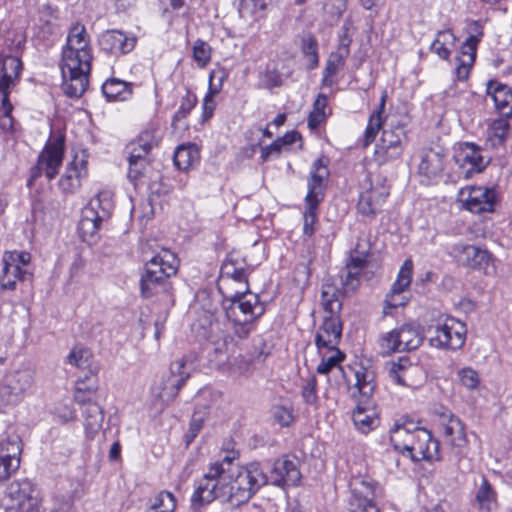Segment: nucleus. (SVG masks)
Wrapping results in <instances>:
<instances>
[{
  "instance_id": "nucleus-24",
  "label": "nucleus",
  "mask_w": 512,
  "mask_h": 512,
  "mask_svg": "<svg viewBox=\"0 0 512 512\" xmlns=\"http://www.w3.org/2000/svg\"><path fill=\"white\" fill-rule=\"evenodd\" d=\"M351 43L352 39L347 33L340 37L337 50L331 52L327 59L326 66L323 71V84L331 85V78L344 68L345 60L350 53Z\"/></svg>"
},
{
  "instance_id": "nucleus-31",
  "label": "nucleus",
  "mask_w": 512,
  "mask_h": 512,
  "mask_svg": "<svg viewBox=\"0 0 512 512\" xmlns=\"http://www.w3.org/2000/svg\"><path fill=\"white\" fill-rule=\"evenodd\" d=\"M100 44L106 51L125 54L135 47L136 38L128 37L119 30H108L101 35Z\"/></svg>"
},
{
  "instance_id": "nucleus-51",
  "label": "nucleus",
  "mask_w": 512,
  "mask_h": 512,
  "mask_svg": "<svg viewBox=\"0 0 512 512\" xmlns=\"http://www.w3.org/2000/svg\"><path fill=\"white\" fill-rule=\"evenodd\" d=\"M193 59L200 67H205L211 60V47L205 41L198 39L193 45Z\"/></svg>"
},
{
  "instance_id": "nucleus-50",
  "label": "nucleus",
  "mask_w": 512,
  "mask_h": 512,
  "mask_svg": "<svg viewBox=\"0 0 512 512\" xmlns=\"http://www.w3.org/2000/svg\"><path fill=\"white\" fill-rule=\"evenodd\" d=\"M197 104V97L194 93H192L190 90H187L186 95L181 99L180 107L176 111V113L173 115L172 118V127L174 129L177 128L178 123L186 118L191 110L196 106Z\"/></svg>"
},
{
  "instance_id": "nucleus-12",
  "label": "nucleus",
  "mask_w": 512,
  "mask_h": 512,
  "mask_svg": "<svg viewBox=\"0 0 512 512\" xmlns=\"http://www.w3.org/2000/svg\"><path fill=\"white\" fill-rule=\"evenodd\" d=\"M34 382V372L27 366L9 370L2 381V403L17 404Z\"/></svg>"
},
{
  "instance_id": "nucleus-10",
  "label": "nucleus",
  "mask_w": 512,
  "mask_h": 512,
  "mask_svg": "<svg viewBox=\"0 0 512 512\" xmlns=\"http://www.w3.org/2000/svg\"><path fill=\"white\" fill-rule=\"evenodd\" d=\"M22 68L19 56L10 55L2 58V131L9 129L13 133L16 130L11 116L13 107L8 100V89L16 84Z\"/></svg>"
},
{
  "instance_id": "nucleus-40",
  "label": "nucleus",
  "mask_w": 512,
  "mask_h": 512,
  "mask_svg": "<svg viewBox=\"0 0 512 512\" xmlns=\"http://www.w3.org/2000/svg\"><path fill=\"white\" fill-rule=\"evenodd\" d=\"M102 92L108 100L125 101L132 94V85L123 80L111 78L102 85Z\"/></svg>"
},
{
  "instance_id": "nucleus-13",
  "label": "nucleus",
  "mask_w": 512,
  "mask_h": 512,
  "mask_svg": "<svg viewBox=\"0 0 512 512\" xmlns=\"http://www.w3.org/2000/svg\"><path fill=\"white\" fill-rule=\"evenodd\" d=\"M198 355L190 352L170 364L171 377L162 389V396L173 400L196 368Z\"/></svg>"
},
{
  "instance_id": "nucleus-53",
  "label": "nucleus",
  "mask_w": 512,
  "mask_h": 512,
  "mask_svg": "<svg viewBox=\"0 0 512 512\" xmlns=\"http://www.w3.org/2000/svg\"><path fill=\"white\" fill-rule=\"evenodd\" d=\"M52 414L60 423H68L75 420L76 414L72 406L65 402H58L55 404Z\"/></svg>"
},
{
  "instance_id": "nucleus-11",
  "label": "nucleus",
  "mask_w": 512,
  "mask_h": 512,
  "mask_svg": "<svg viewBox=\"0 0 512 512\" xmlns=\"http://www.w3.org/2000/svg\"><path fill=\"white\" fill-rule=\"evenodd\" d=\"M64 154V138L62 136L50 140L38 156L37 164L31 169V182L42 174L51 180L56 177L62 164Z\"/></svg>"
},
{
  "instance_id": "nucleus-36",
  "label": "nucleus",
  "mask_w": 512,
  "mask_h": 512,
  "mask_svg": "<svg viewBox=\"0 0 512 512\" xmlns=\"http://www.w3.org/2000/svg\"><path fill=\"white\" fill-rule=\"evenodd\" d=\"M227 77L225 71H212L210 73L209 92L203 101V119L207 120L212 117L216 104L213 99L214 95L219 93L222 87L223 80Z\"/></svg>"
},
{
  "instance_id": "nucleus-28",
  "label": "nucleus",
  "mask_w": 512,
  "mask_h": 512,
  "mask_svg": "<svg viewBox=\"0 0 512 512\" xmlns=\"http://www.w3.org/2000/svg\"><path fill=\"white\" fill-rule=\"evenodd\" d=\"M156 132L153 127L140 132L126 147L127 160L150 158L151 150L158 145Z\"/></svg>"
},
{
  "instance_id": "nucleus-60",
  "label": "nucleus",
  "mask_w": 512,
  "mask_h": 512,
  "mask_svg": "<svg viewBox=\"0 0 512 512\" xmlns=\"http://www.w3.org/2000/svg\"><path fill=\"white\" fill-rule=\"evenodd\" d=\"M302 398L308 405H316L318 401L317 381L315 377L310 378L302 388Z\"/></svg>"
},
{
  "instance_id": "nucleus-49",
  "label": "nucleus",
  "mask_w": 512,
  "mask_h": 512,
  "mask_svg": "<svg viewBox=\"0 0 512 512\" xmlns=\"http://www.w3.org/2000/svg\"><path fill=\"white\" fill-rule=\"evenodd\" d=\"M356 387L362 396L361 400H369V397L373 394L375 385L373 383V373L367 370L356 371Z\"/></svg>"
},
{
  "instance_id": "nucleus-23",
  "label": "nucleus",
  "mask_w": 512,
  "mask_h": 512,
  "mask_svg": "<svg viewBox=\"0 0 512 512\" xmlns=\"http://www.w3.org/2000/svg\"><path fill=\"white\" fill-rule=\"evenodd\" d=\"M351 497L349 507L351 512H379V509L373 502V486L362 480L355 479L350 484Z\"/></svg>"
},
{
  "instance_id": "nucleus-7",
  "label": "nucleus",
  "mask_w": 512,
  "mask_h": 512,
  "mask_svg": "<svg viewBox=\"0 0 512 512\" xmlns=\"http://www.w3.org/2000/svg\"><path fill=\"white\" fill-rule=\"evenodd\" d=\"M466 335L465 323L450 316H441L426 330L430 345L443 350L460 349L466 341Z\"/></svg>"
},
{
  "instance_id": "nucleus-32",
  "label": "nucleus",
  "mask_w": 512,
  "mask_h": 512,
  "mask_svg": "<svg viewBox=\"0 0 512 512\" xmlns=\"http://www.w3.org/2000/svg\"><path fill=\"white\" fill-rule=\"evenodd\" d=\"M113 209L114 203L112 193L109 191H102L93 197L82 211H89L93 217L107 222L112 215Z\"/></svg>"
},
{
  "instance_id": "nucleus-30",
  "label": "nucleus",
  "mask_w": 512,
  "mask_h": 512,
  "mask_svg": "<svg viewBox=\"0 0 512 512\" xmlns=\"http://www.w3.org/2000/svg\"><path fill=\"white\" fill-rule=\"evenodd\" d=\"M442 427L446 441L450 444L454 453L461 456L468 442L463 423L459 418L450 416L446 422L442 423Z\"/></svg>"
},
{
  "instance_id": "nucleus-19",
  "label": "nucleus",
  "mask_w": 512,
  "mask_h": 512,
  "mask_svg": "<svg viewBox=\"0 0 512 512\" xmlns=\"http://www.w3.org/2000/svg\"><path fill=\"white\" fill-rule=\"evenodd\" d=\"M266 477L267 483L270 480L271 485L284 488L285 486L299 485L302 475L298 468V462L284 456L273 463L270 477L267 475Z\"/></svg>"
},
{
  "instance_id": "nucleus-55",
  "label": "nucleus",
  "mask_w": 512,
  "mask_h": 512,
  "mask_svg": "<svg viewBox=\"0 0 512 512\" xmlns=\"http://www.w3.org/2000/svg\"><path fill=\"white\" fill-rule=\"evenodd\" d=\"M458 377L461 384L468 389H475L480 383L479 374L470 367H465L459 370Z\"/></svg>"
},
{
  "instance_id": "nucleus-8",
  "label": "nucleus",
  "mask_w": 512,
  "mask_h": 512,
  "mask_svg": "<svg viewBox=\"0 0 512 512\" xmlns=\"http://www.w3.org/2000/svg\"><path fill=\"white\" fill-rule=\"evenodd\" d=\"M423 335L418 327L410 323L402 324L380 335L378 344L383 355L412 351L421 346Z\"/></svg>"
},
{
  "instance_id": "nucleus-42",
  "label": "nucleus",
  "mask_w": 512,
  "mask_h": 512,
  "mask_svg": "<svg viewBox=\"0 0 512 512\" xmlns=\"http://www.w3.org/2000/svg\"><path fill=\"white\" fill-rule=\"evenodd\" d=\"M495 506V493L488 480L483 478L482 483L476 492L474 507L477 508L480 512H491Z\"/></svg>"
},
{
  "instance_id": "nucleus-37",
  "label": "nucleus",
  "mask_w": 512,
  "mask_h": 512,
  "mask_svg": "<svg viewBox=\"0 0 512 512\" xmlns=\"http://www.w3.org/2000/svg\"><path fill=\"white\" fill-rule=\"evenodd\" d=\"M84 427L88 437L93 438L102 427L104 415L101 407L95 402L83 404Z\"/></svg>"
},
{
  "instance_id": "nucleus-41",
  "label": "nucleus",
  "mask_w": 512,
  "mask_h": 512,
  "mask_svg": "<svg viewBox=\"0 0 512 512\" xmlns=\"http://www.w3.org/2000/svg\"><path fill=\"white\" fill-rule=\"evenodd\" d=\"M85 172V162L81 161V168L75 161L71 162L59 181L61 190L65 193H74L81 186L82 172Z\"/></svg>"
},
{
  "instance_id": "nucleus-29",
  "label": "nucleus",
  "mask_w": 512,
  "mask_h": 512,
  "mask_svg": "<svg viewBox=\"0 0 512 512\" xmlns=\"http://www.w3.org/2000/svg\"><path fill=\"white\" fill-rule=\"evenodd\" d=\"M495 105L497 112L506 118L512 116V89L500 82L490 80L486 88Z\"/></svg>"
},
{
  "instance_id": "nucleus-64",
  "label": "nucleus",
  "mask_w": 512,
  "mask_h": 512,
  "mask_svg": "<svg viewBox=\"0 0 512 512\" xmlns=\"http://www.w3.org/2000/svg\"><path fill=\"white\" fill-rule=\"evenodd\" d=\"M73 500L70 496H57L54 499L52 512H71Z\"/></svg>"
},
{
  "instance_id": "nucleus-33",
  "label": "nucleus",
  "mask_w": 512,
  "mask_h": 512,
  "mask_svg": "<svg viewBox=\"0 0 512 512\" xmlns=\"http://www.w3.org/2000/svg\"><path fill=\"white\" fill-rule=\"evenodd\" d=\"M235 285L240 286L238 289H244L245 286H248L246 270L235 267L233 262H226L221 268L219 291L221 293L225 292L223 290L224 287L228 290H232Z\"/></svg>"
},
{
  "instance_id": "nucleus-17",
  "label": "nucleus",
  "mask_w": 512,
  "mask_h": 512,
  "mask_svg": "<svg viewBox=\"0 0 512 512\" xmlns=\"http://www.w3.org/2000/svg\"><path fill=\"white\" fill-rule=\"evenodd\" d=\"M450 255L462 266L484 270L488 273L493 257L488 250L466 243H456L450 249Z\"/></svg>"
},
{
  "instance_id": "nucleus-2",
  "label": "nucleus",
  "mask_w": 512,
  "mask_h": 512,
  "mask_svg": "<svg viewBox=\"0 0 512 512\" xmlns=\"http://www.w3.org/2000/svg\"><path fill=\"white\" fill-rule=\"evenodd\" d=\"M92 53L84 25L75 23L69 30L62 52V89L71 98H79L88 87Z\"/></svg>"
},
{
  "instance_id": "nucleus-44",
  "label": "nucleus",
  "mask_w": 512,
  "mask_h": 512,
  "mask_svg": "<svg viewBox=\"0 0 512 512\" xmlns=\"http://www.w3.org/2000/svg\"><path fill=\"white\" fill-rule=\"evenodd\" d=\"M198 151L192 146H179L174 153V164L182 171L188 170L198 161Z\"/></svg>"
},
{
  "instance_id": "nucleus-9",
  "label": "nucleus",
  "mask_w": 512,
  "mask_h": 512,
  "mask_svg": "<svg viewBox=\"0 0 512 512\" xmlns=\"http://www.w3.org/2000/svg\"><path fill=\"white\" fill-rule=\"evenodd\" d=\"M30 481H13L2 496V508L5 512H41L39 499L33 495Z\"/></svg>"
},
{
  "instance_id": "nucleus-62",
  "label": "nucleus",
  "mask_w": 512,
  "mask_h": 512,
  "mask_svg": "<svg viewBox=\"0 0 512 512\" xmlns=\"http://www.w3.org/2000/svg\"><path fill=\"white\" fill-rule=\"evenodd\" d=\"M360 272L346 268V274L342 277V285L345 293H353L359 286Z\"/></svg>"
},
{
  "instance_id": "nucleus-15",
  "label": "nucleus",
  "mask_w": 512,
  "mask_h": 512,
  "mask_svg": "<svg viewBox=\"0 0 512 512\" xmlns=\"http://www.w3.org/2000/svg\"><path fill=\"white\" fill-rule=\"evenodd\" d=\"M404 138L405 132L401 127L383 130L381 139L375 147L374 161L378 165H384L398 159L404 150Z\"/></svg>"
},
{
  "instance_id": "nucleus-59",
  "label": "nucleus",
  "mask_w": 512,
  "mask_h": 512,
  "mask_svg": "<svg viewBox=\"0 0 512 512\" xmlns=\"http://www.w3.org/2000/svg\"><path fill=\"white\" fill-rule=\"evenodd\" d=\"M261 83L267 89L281 86L282 77L280 72L275 68L270 69L267 67L261 74Z\"/></svg>"
},
{
  "instance_id": "nucleus-25",
  "label": "nucleus",
  "mask_w": 512,
  "mask_h": 512,
  "mask_svg": "<svg viewBox=\"0 0 512 512\" xmlns=\"http://www.w3.org/2000/svg\"><path fill=\"white\" fill-rule=\"evenodd\" d=\"M329 176V170L322 158L314 161L310 178L308 179V192L305 202L320 203L324 198V181Z\"/></svg>"
},
{
  "instance_id": "nucleus-22",
  "label": "nucleus",
  "mask_w": 512,
  "mask_h": 512,
  "mask_svg": "<svg viewBox=\"0 0 512 512\" xmlns=\"http://www.w3.org/2000/svg\"><path fill=\"white\" fill-rule=\"evenodd\" d=\"M30 260L31 255L28 252L11 251L5 253L2 269V290L15 288L16 281L23 279L26 274L21 265H27Z\"/></svg>"
},
{
  "instance_id": "nucleus-56",
  "label": "nucleus",
  "mask_w": 512,
  "mask_h": 512,
  "mask_svg": "<svg viewBox=\"0 0 512 512\" xmlns=\"http://www.w3.org/2000/svg\"><path fill=\"white\" fill-rule=\"evenodd\" d=\"M274 420L281 426H289L293 422L292 410L283 405H275L271 409Z\"/></svg>"
},
{
  "instance_id": "nucleus-3",
  "label": "nucleus",
  "mask_w": 512,
  "mask_h": 512,
  "mask_svg": "<svg viewBox=\"0 0 512 512\" xmlns=\"http://www.w3.org/2000/svg\"><path fill=\"white\" fill-rule=\"evenodd\" d=\"M390 441L395 450L410 457L414 462L440 459L438 440L434 439L428 430L412 421L395 424L390 431Z\"/></svg>"
},
{
  "instance_id": "nucleus-21",
  "label": "nucleus",
  "mask_w": 512,
  "mask_h": 512,
  "mask_svg": "<svg viewBox=\"0 0 512 512\" xmlns=\"http://www.w3.org/2000/svg\"><path fill=\"white\" fill-rule=\"evenodd\" d=\"M412 275L413 262L411 259H406L398 272L397 278L393 283L390 292L386 295V307L397 308L407 304L409 298L405 295V292L411 284Z\"/></svg>"
},
{
  "instance_id": "nucleus-38",
  "label": "nucleus",
  "mask_w": 512,
  "mask_h": 512,
  "mask_svg": "<svg viewBox=\"0 0 512 512\" xmlns=\"http://www.w3.org/2000/svg\"><path fill=\"white\" fill-rule=\"evenodd\" d=\"M456 40V36L450 30L438 31L434 41L430 45V50L440 59L449 60Z\"/></svg>"
},
{
  "instance_id": "nucleus-43",
  "label": "nucleus",
  "mask_w": 512,
  "mask_h": 512,
  "mask_svg": "<svg viewBox=\"0 0 512 512\" xmlns=\"http://www.w3.org/2000/svg\"><path fill=\"white\" fill-rule=\"evenodd\" d=\"M104 222L105 221L98 220V218L93 217L89 211H82V216L79 222V232L83 240L90 242L91 239L97 235Z\"/></svg>"
},
{
  "instance_id": "nucleus-58",
  "label": "nucleus",
  "mask_w": 512,
  "mask_h": 512,
  "mask_svg": "<svg viewBox=\"0 0 512 512\" xmlns=\"http://www.w3.org/2000/svg\"><path fill=\"white\" fill-rule=\"evenodd\" d=\"M478 45L479 44L476 42L465 39L461 45L460 56L457 57V60H462L468 63V65H473L476 59Z\"/></svg>"
},
{
  "instance_id": "nucleus-26",
  "label": "nucleus",
  "mask_w": 512,
  "mask_h": 512,
  "mask_svg": "<svg viewBox=\"0 0 512 512\" xmlns=\"http://www.w3.org/2000/svg\"><path fill=\"white\" fill-rule=\"evenodd\" d=\"M352 420L356 429L363 434H368L380 424L377 411L370 400H359L352 412Z\"/></svg>"
},
{
  "instance_id": "nucleus-45",
  "label": "nucleus",
  "mask_w": 512,
  "mask_h": 512,
  "mask_svg": "<svg viewBox=\"0 0 512 512\" xmlns=\"http://www.w3.org/2000/svg\"><path fill=\"white\" fill-rule=\"evenodd\" d=\"M177 501L173 493L162 490L155 497L150 498L147 508L160 512H174Z\"/></svg>"
},
{
  "instance_id": "nucleus-35",
  "label": "nucleus",
  "mask_w": 512,
  "mask_h": 512,
  "mask_svg": "<svg viewBox=\"0 0 512 512\" xmlns=\"http://www.w3.org/2000/svg\"><path fill=\"white\" fill-rule=\"evenodd\" d=\"M386 99L387 94L386 92H383L378 107L372 112L368 119V124L365 129L364 138L362 142V146L364 148L368 147L375 140L379 130L381 129L384 123L383 114L385 111Z\"/></svg>"
},
{
  "instance_id": "nucleus-6",
  "label": "nucleus",
  "mask_w": 512,
  "mask_h": 512,
  "mask_svg": "<svg viewBox=\"0 0 512 512\" xmlns=\"http://www.w3.org/2000/svg\"><path fill=\"white\" fill-rule=\"evenodd\" d=\"M222 296V307L231 323H253L264 314V305L257 294L249 291V286L233 292H222Z\"/></svg>"
},
{
  "instance_id": "nucleus-48",
  "label": "nucleus",
  "mask_w": 512,
  "mask_h": 512,
  "mask_svg": "<svg viewBox=\"0 0 512 512\" xmlns=\"http://www.w3.org/2000/svg\"><path fill=\"white\" fill-rule=\"evenodd\" d=\"M128 161V179L132 182H137L142 178L146 177L150 170L151 159L150 158H141V159H132Z\"/></svg>"
},
{
  "instance_id": "nucleus-63",
  "label": "nucleus",
  "mask_w": 512,
  "mask_h": 512,
  "mask_svg": "<svg viewBox=\"0 0 512 512\" xmlns=\"http://www.w3.org/2000/svg\"><path fill=\"white\" fill-rule=\"evenodd\" d=\"M466 34H467V40H470L472 42L480 43L483 36L484 31L483 27L480 24L479 21H471L466 26Z\"/></svg>"
},
{
  "instance_id": "nucleus-4",
  "label": "nucleus",
  "mask_w": 512,
  "mask_h": 512,
  "mask_svg": "<svg viewBox=\"0 0 512 512\" xmlns=\"http://www.w3.org/2000/svg\"><path fill=\"white\" fill-rule=\"evenodd\" d=\"M178 261L174 253L162 249L145 264V272L140 279V293L143 298L154 296L172 297V284L169 278L177 273Z\"/></svg>"
},
{
  "instance_id": "nucleus-54",
  "label": "nucleus",
  "mask_w": 512,
  "mask_h": 512,
  "mask_svg": "<svg viewBox=\"0 0 512 512\" xmlns=\"http://www.w3.org/2000/svg\"><path fill=\"white\" fill-rule=\"evenodd\" d=\"M306 210L304 212V233L311 236L314 233V224L317 220V209L319 203L305 202Z\"/></svg>"
},
{
  "instance_id": "nucleus-57",
  "label": "nucleus",
  "mask_w": 512,
  "mask_h": 512,
  "mask_svg": "<svg viewBox=\"0 0 512 512\" xmlns=\"http://www.w3.org/2000/svg\"><path fill=\"white\" fill-rule=\"evenodd\" d=\"M205 421V416L203 413L195 412L190 421L188 433L185 436L186 444L189 445L193 442V440L197 437L198 433L201 431L203 424Z\"/></svg>"
},
{
  "instance_id": "nucleus-61",
  "label": "nucleus",
  "mask_w": 512,
  "mask_h": 512,
  "mask_svg": "<svg viewBox=\"0 0 512 512\" xmlns=\"http://www.w3.org/2000/svg\"><path fill=\"white\" fill-rule=\"evenodd\" d=\"M408 365L409 362L407 359H399L398 363L392 364V367L390 368L389 371V375L395 383L399 385H406L404 379V371L406 370Z\"/></svg>"
},
{
  "instance_id": "nucleus-39",
  "label": "nucleus",
  "mask_w": 512,
  "mask_h": 512,
  "mask_svg": "<svg viewBox=\"0 0 512 512\" xmlns=\"http://www.w3.org/2000/svg\"><path fill=\"white\" fill-rule=\"evenodd\" d=\"M97 391V382L93 374L85 373L80 376L75 388L74 399L79 404L92 402Z\"/></svg>"
},
{
  "instance_id": "nucleus-46",
  "label": "nucleus",
  "mask_w": 512,
  "mask_h": 512,
  "mask_svg": "<svg viewBox=\"0 0 512 512\" xmlns=\"http://www.w3.org/2000/svg\"><path fill=\"white\" fill-rule=\"evenodd\" d=\"M92 354L86 348H74L67 356L68 363L82 369L84 374H93L91 367Z\"/></svg>"
},
{
  "instance_id": "nucleus-27",
  "label": "nucleus",
  "mask_w": 512,
  "mask_h": 512,
  "mask_svg": "<svg viewBox=\"0 0 512 512\" xmlns=\"http://www.w3.org/2000/svg\"><path fill=\"white\" fill-rule=\"evenodd\" d=\"M23 443L17 434L8 435L5 441H2V467L6 476L15 473L21 462Z\"/></svg>"
},
{
  "instance_id": "nucleus-1",
  "label": "nucleus",
  "mask_w": 512,
  "mask_h": 512,
  "mask_svg": "<svg viewBox=\"0 0 512 512\" xmlns=\"http://www.w3.org/2000/svg\"><path fill=\"white\" fill-rule=\"evenodd\" d=\"M222 468L209 467L203 478L196 482L191 497L193 509L212 503L219 498H225L234 507H239L249 500L267 484L266 473L260 463L251 462L237 468L235 478L230 481L221 477Z\"/></svg>"
},
{
  "instance_id": "nucleus-47",
  "label": "nucleus",
  "mask_w": 512,
  "mask_h": 512,
  "mask_svg": "<svg viewBox=\"0 0 512 512\" xmlns=\"http://www.w3.org/2000/svg\"><path fill=\"white\" fill-rule=\"evenodd\" d=\"M301 50L308 59L307 69L313 70L319 64L318 42L316 38L308 34L302 38Z\"/></svg>"
},
{
  "instance_id": "nucleus-18",
  "label": "nucleus",
  "mask_w": 512,
  "mask_h": 512,
  "mask_svg": "<svg viewBox=\"0 0 512 512\" xmlns=\"http://www.w3.org/2000/svg\"><path fill=\"white\" fill-rule=\"evenodd\" d=\"M447 158L445 148L436 145L425 147L419 153L418 173L427 182L437 181L443 174Z\"/></svg>"
},
{
  "instance_id": "nucleus-16",
  "label": "nucleus",
  "mask_w": 512,
  "mask_h": 512,
  "mask_svg": "<svg viewBox=\"0 0 512 512\" xmlns=\"http://www.w3.org/2000/svg\"><path fill=\"white\" fill-rule=\"evenodd\" d=\"M457 200L472 213L492 212L495 192L487 187L466 186L459 190Z\"/></svg>"
},
{
  "instance_id": "nucleus-52",
  "label": "nucleus",
  "mask_w": 512,
  "mask_h": 512,
  "mask_svg": "<svg viewBox=\"0 0 512 512\" xmlns=\"http://www.w3.org/2000/svg\"><path fill=\"white\" fill-rule=\"evenodd\" d=\"M235 458L236 454L233 452L232 454L224 456L221 460L211 463L209 467L218 466L219 468H222L223 472H221V477L232 481L237 474V471L234 472L232 467Z\"/></svg>"
},
{
  "instance_id": "nucleus-5",
  "label": "nucleus",
  "mask_w": 512,
  "mask_h": 512,
  "mask_svg": "<svg viewBox=\"0 0 512 512\" xmlns=\"http://www.w3.org/2000/svg\"><path fill=\"white\" fill-rule=\"evenodd\" d=\"M339 294L340 291L333 284H323L321 304L325 316L315 337V342L319 349L322 347L333 348L340 342L342 324L339 313L342 309V302L339 299Z\"/></svg>"
},
{
  "instance_id": "nucleus-14",
  "label": "nucleus",
  "mask_w": 512,
  "mask_h": 512,
  "mask_svg": "<svg viewBox=\"0 0 512 512\" xmlns=\"http://www.w3.org/2000/svg\"><path fill=\"white\" fill-rule=\"evenodd\" d=\"M366 182L369 187L361 192L357 204L358 211L367 217H373L382 210V206L389 196L390 189L386 185L385 180L381 178L373 181L367 178Z\"/></svg>"
},
{
  "instance_id": "nucleus-20",
  "label": "nucleus",
  "mask_w": 512,
  "mask_h": 512,
  "mask_svg": "<svg viewBox=\"0 0 512 512\" xmlns=\"http://www.w3.org/2000/svg\"><path fill=\"white\" fill-rule=\"evenodd\" d=\"M454 159L464 178L471 177L473 173L482 172L488 164V161L482 156L480 147L470 142L460 144Z\"/></svg>"
},
{
  "instance_id": "nucleus-34",
  "label": "nucleus",
  "mask_w": 512,
  "mask_h": 512,
  "mask_svg": "<svg viewBox=\"0 0 512 512\" xmlns=\"http://www.w3.org/2000/svg\"><path fill=\"white\" fill-rule=\"evenodd\" d=\"M328 349L332 352V355L328 357L323 356L321 362L317 366L316 371L319 374L333 375L337 379V384L339 385V379L344 381L346 378L345 372L340 365L341 362L345 359V354L336 347Z\"/></svg>"
}]
</instances>
